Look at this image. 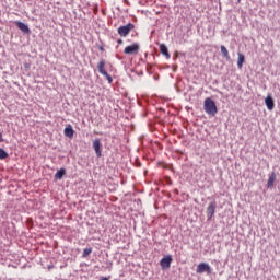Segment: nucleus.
<instances>
[{
  "label": "nucleus",
  "mask_w": 280,
  "mask_h": 280,
  "mask_svg": "<svg viewBox=\"0 0 280 280\" xmlns=\"http://www.w3.org/2000/svg\"><path fill=\"white\" fill-rule=\"evenodd\" d=\"M159 112H160V113H165V109H163V107H160V108H159Z\"/></svg>",
  "instance_id": "4be33fe9"
},
{
  "label": "nucleus",
  "mask_w": 280,
  "mask_h": 280,
  "mask_svg": "<svg viewBox=\"0 0 280 280\" xmlns=\"http://www.w3.org/2000/svg\"><path fill=\"white\" fill-rule=\"evenodd\" d=\"M91 253H93V248H85V249H83V254H82V257L83 258H86V257H89V255H91Z\"/></svg>",
  "instance_id": "6ab92c4d"
},
{
  "label": "nucleus",
  "mask_w": 280,
  "mask_h": 280,
  "mask_svg": "<svg viewBox=\"0 0 280 280\" xmlns=\"http://www.w3.org/2000/svg\"><path fill=\"white\" fill-rule=\"evenodd\" d=\"M65 137H68L69 139H73V135H75V130H73V127L71 125H68L63 129Z\"/></svg>",
  "instance_id": "1a4fd4ad"
},
{
  "label": "nucleus",
  "mask_w": 280,
  "mask_h": 280,
  "mask_svg": "<svg viewBox=\"0 0 280 280\" xmlns=\"http://www.w3.org/2000/svg\"><path fill=\"white\" fill-rule=\"evenodd\" d=\"M133 27H135V24L128 23L124 26L118 27L117 32H118L119 36L126 37V36H128V34H130V32H132Z\"/></svg>",
  "instance_id": "20e7f679"
},
{
  "label": "nucleus",
  "mask_w": 280,
  "mask_h": 280,
  "mask_svg": "<svg viewBox=\"0 0 280 280\" xmlns=\"http://www.w3.org/2000/svg\"><path fill=\"white\" fill-rule=\"evenodd\" d=\"M238 2L242 1V0H237Z\"/></svg>",
  "instance_id": "393cba45"
},
{
  "label": "nucleus",
  "mask_w": 280,
  "mask_h": 280,
  "mask_svg": "<svg viewBox=\"0 0 280 280\" xmlns=\"http://www.w3.org/2000/svg\"><path fill=\"white\" fill-rule=\"evenodd\" d=\"M160 52L162 54V56H165V58H171L170 50L167 49V46H165V44H160Z\"/></svg>",
  "instance_id": "ddd939ff"
},
{
  "label": "nucleus",
  "mask_w": 280,
  "mask_h": 280,
  "mask_svg": "<svg viewBox=\"0 0 280 280\" xmlns=\"http://www.w3.org/2000/svg\"><path fill=\"white\" fill-rule=\"evenodd\" d=\"M117 44H118V45H124V40H122V39H118V40H117Z\"/></svg>",
  "instance_id": "aec40b11"
},
{
  "label": "nucleus",
  "mask_w": 280,
  "mask_h": 280,
  "mask_svg": "<svg viewBox=\"0 0 280 280\" xmlns=\"http://www.w3.org/2000/svg\"><path fill=\"white\" fill-rule=\"evenodd\" d=\"M92 148L97 156V159H101L102 156V141H100V139H95L93 140V144Z\"/></svg>",
  "instance_id": "423d86ee"
},
{
  "label": "nucleus",
  "mask_w": 280,
  "mask_h": 280,
  "mask_svg": "<svg viewBox=\"0 0 280 280\" xmlns=\"http://www.w3.org/2000/svg\"><path fill=\"white\" fill-rule=\"evenodd\" d=\"M9 154L7 153V151L3 148H0V159L3 161L5 159H8Z\"/></svg>",
  "instance_id": "a211bd4d"
},
{
  "label": "nucleus",
  "mask_w": 280,
  "mask_h": 280,
  "mask_svg": "<svg viewBox=\"0 0 280 280\" xmlns=\"http://www.w3.org/2000/svg\"><path fill=\"white\" fill-rule=\"evenodd\" d=\"M203 110H206V113L211 117H215L218 114V106H205Z\"/></svg>",
  "instance_id": "9d476101"
},
{
  "label": "nucleus",
  "mask_w": 280,
  "mask_h": 280,
  "mask_svg": "<svg viewBox=\"0 0 280 280\" xmlns=\"http://www.w3.org/2000/svg\"><path fill=\"white\" fill-rule=\"evenodd\" d=\"M215 209H218V202L211 201L206 210L208 221L213 220V215H215Z\"/></svg>",
  "instance_id": "f03ea898"
},
{
  "label": "nucleus",
  "mask_w": 280,
  "mask_h": 280,
  "mask_svg": "<svg viewBox=\"0 0 280 280\" xmlns=\"http://www.w3.org/2000/svg\"><path fill=\"white\" fill-rule=\"evenodd\" d=\"M172 261H174V258L172 255H166L160 260V266L162 270H170L172 267Z\"/></svg>",
  "instance_id": "7ed1b4c3"
},
{
  "label": "nucleus",
  "mask_w": 280,
  "mask_h": 280,
  "mask_svg": "<svg viewBox=\"0 0 280 280\" xmlns=\"http://www.w3.org/2000/svg\"><path fill=\"white\" fill-rule=\"evenodd\" d=\"M186 110L189 113V110H191V107H186Z\"/></svg>",
  "instance_id": "5701e85b"
},
{
  "label": "nucleus",
  "mask_w": 280,
  "mask_h": 280,
  "mask_svg": "<svg viewBox=\"0 0 280 280\" xmlns=\"http://www.w3.org/2000/svg\"><path fill=\"white\" fill-rule=\"evenodd\" d=\"M275 180H277V174L275 172H272L269 175L268 182H267V188L268 189H272V187H275Z\"/></svg>",
  "instance_id": "9b49d317"
},
{
  "label": "nucleus",
  "mask_w": 280,
  "mask_h": 280,
  "mask_svg": "<svg viewBox=\"0 0 280 280\" xmlns=\"http://www.w3.org/2000/svg\"><path fill=\"white\" fill-rule=\"evenodd\" d=\"M268 110H273L275 106H267Z\"/></svg>",
  "instance_id": "412c9836"
},
{
  "label": "nucleus",
  "mask_w": 280,
  "mask_h": 280,
  "mask_svg": "<svg viewBox=\"0 0 280 280\" xmlns=\"http://www.w3.org/2000/svg\"><path fill=\"white\" fill-rule=\"evenodd\" d=\"M265 104L266 106H275V100L272 98V96H267L265 98Z\"/></svg>",
  "instance_id": "dca6fc26"
},
{
  "label": "nucleus",
  "mask_w": 280,
  "mask_h": 280,
  "mask_svg": "<svg viewBox=\"0 0 280 280\" xmlns=\"http://www.w3.org/2000/svg\"><path fill=\"white\" fill-rule=\"evenodd\" d=\"M14 23H15L16 27L21 32H23V34H31L32 31L30 30V26L27 24H25V23H23L21 21H15Z\"/></svg>",
  "instance_id": "0eeeda50"
},
{
  "label": "nucleus",
  "mask_w": 280,
  "mask_h": 280,
  "mask_svg": "<svg viewBox=\"0 0 280 280\" xmlns=\"http://www.w3.org/2000/svg\"><path fill=\"white\" fill-rule=\"evenodd\" d=\"M196 272H197L198 275H202V273H205V272H207V275H211V272H212L211 266H209V264H207V262H200V264L197 266Z\"/></svg>",
  "instance_id": "39448f33"
},
{
  "label": "nucleus",
  "mask_w": 280,
  "mask_h": 280,
  "mask_svg": "<svg viewBox=\"0 0 280 280\" xmlns=\"http://www.w3.org/2000/svg\"><path fill=\"white\" fill-rule=\"evenodd\" d=\"M66 175H67V170L60 168L55 174V180H62V178H65Z\"/></svg>",
  "instance_id": "f8f14e48"
},
{
  "label": "nucleus",
  "mask_w": 280,
  "mask_h": 280,
  "mask_svg": "<svg viewBox=\"0 0 280 280\" xmlns=\"http://www.w3.org/2000/svg\"><path fill=\"white\" fill-rule=\"evenodd\" d=\"M203 106H215V102H213L211 97H208L205 100Z\"/></svg>",
  "instance_id": "f3484780"
},
{
  "label": "nucleus",
  "mask_w": 280,
  "mask_h": 280,
  "mask_svg": "<svg viewBox=\"0 0 280 280\" xmlns=\"http://www.w3.org/2000/svg\"><path fill=\"white\" fill-rule=\"evenodd\" d=\"M246 58L244 57V54L238 52V60H237V67L238 69H242L244 67V60Z\"/></svg>",
  "instance_id": "2eb2a0df"
},
{
  "label": "nucleus",
  "mask_w": 280,
  "mask_h": 280,
  "mask_svg": "<svg viewBox=\"0 0 280 280\" xmlns=\"http://www.w3.org/2000/svg\"><path fill=\"white\" fill-rule=\"evenodd\" d=\"M100 50H101V51H104V47L101 46V47H100Z\"/></svg>",
  "instance_id": "b1692460"
},
{
  "label": "nucleus",
  "mask_w": 280,
  "mask_h": 280,
  "mask_svg": "<svg viewBox=\"0 0 280 280\" xmlns=\"http://www.w3.org/2000/svg\"><path fill=\"white\" fill-rule=\"evenodd\" d=\"M221 54L223 58H225L226 60H231V55H229V49H226L224 45L221 46Z\"/></svg>",
  "instance_id": "4468645a"
},
{
  "label": "nucleus",
  "mask_w": 280,
  "mask_h": 280,
  "mask_svg": "<svg viewBox=\"0 0 280 280\" xmlns=\"http://www.w3.org/2000/svg\"><path fill=\"white\" fill-rule=\"evenodd\" d=\"M98 73H101V75H104L106 78V80L108 81V84H113V77H110V74H108L107 71L104 70V67H106V61L103 59L98 62Z\"/></svg>",
  "instance_id": "f257e3e1"
},
{
  "label": "nucleus",
  "mask_w": 280,
  "mask_h": 280,
  "mask_svg": "<svg viewBox=\"0 0 280 280\" xmlns=\"http://www.w3.org/2000/svg\"><path fill=\"white\" fill-rule=\"evenodd\" d=\"M138 51H139V44L135 43L130 46H127L124 50V54L132 55V54H138Z\"/></svg>",
  "instance_id": "6e6552de"
}]
</instances>
